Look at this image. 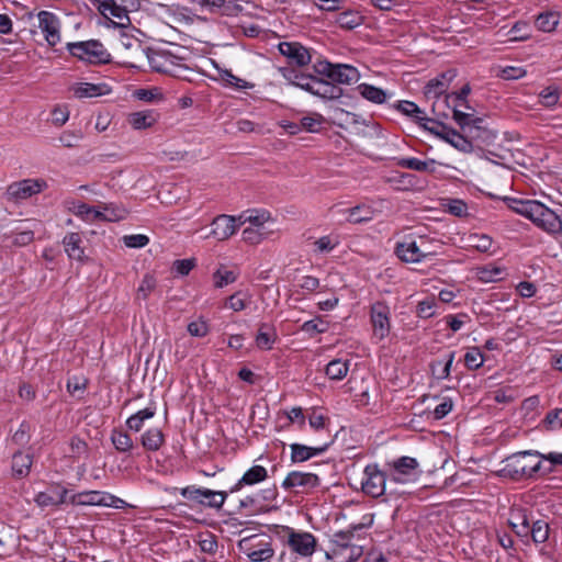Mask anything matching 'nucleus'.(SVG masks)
<instances>
[{"mask_svg": "<svg viewBox=\"0 0 562 562\" xmlns=\"http://www.w3.org/2000/svg\"><path fill=\"white\" fill-rule=\"evenodd\" d=\"M372 522V517H369L367 521L350 525L347 530L329 535L324 549L326 559L331 562H357L363 554V546L357 542L360 531L371 527Z\"/></svg>", "mask_w": 562, "mask_h": 562, "instance_id": "nucleus-1", "label": "nucleus"}, {"mask_svg": "<svg viewBox=\"0 0 562 562\" xmlns=\"http://www.w3.org/2000/svg\"><path fill=\"white\" fill-rule=\"evenodd\" d=\"M508 207L531 221L543 232L554 235L561 232V220L554 211L537 200L507 199Z\"/></svg>", "mask_w": 562, "mask_h": 562, "instance_id": "nucleus-2", "label": "nucleus"}, {"mask_svg": "<svg viewBox=\"0 0 562 562\" xmlns=\"http://www.w3.org/2000/svg\"><path fill=\"white\" fill-rule=\"evenodd\" d=\"M470 91V86L465 85L460 89V91L446 94L442 102L448 109L452 110V117L462 130L467 126L473 125L477 128V138H486L488 136V132L483 126L484 120L482 117H474L473 113H467L460 110L462 106L470 108L467 101Z\"/></svg>", "mask_w": 562, "mask_h": 562, "instance_id": "nucleus-3", "label": "nucleus"}, {"mask_svg": "<svg viewBox=\"0 0 562 562\" xmlns=\"http://www.w3.org/2000/svg\"><path fill=\"white\" fill-rule=\"evenodd\" d=\"M528 458L539 459V452L528 450L507 457L504 461V467L501 470L502 474L516 481L533 477L537 473L542 474L541 460L530 462L528 461Z\"/></svg>", "mask_w": 562, "mask_h": 562, "instance_id": "nucleus-4", "label": "nucleus"}, {"mask_svg": "<svg viewBox=\"0 0 562 562\" xmlns=\"http://www.w3.org/2000/svg\"><path fill=\"white\" fill-rule=\"evenodd\" d=\"M316 75L329 79L334 85H352L360 79L359 70L348 64H333L328 60H317L313 64Z\"/></svg>", "mask_w": 562, "mask_h": 562, "instance_id": "nucleus-5", "label": "nucleus"}, {"mask_svg": "<svg viewBox=\"0 0 562 562\" xmlns=\"http://www.w3.org/2000/svg\"><path fill=\"white\" fill-rule=\"evenodd\" d=\"M67 49L71 56L92 65H103L111 61V55L99 41L68 43Z\"/></svg>", "mask_w": 562, "mask_h": 562, "instance_id": "nucleus-6", "label": "nucleus"}, {"mask_svg": "<svg viewBox=\"0 0 562 562\" xmlns=\"http://www.w3.org/2000/svg\"><path fill=\"white\" fill-rule=\"evenodd\" d=\"M99 12L116 27H127L131 24L128 8L136 0H91Z\"/></svg>", "mask_w": 562, "mask_h": 562, "instance_id": "nucleus-7", "label": "nucleus"}, {"mask_svg": "<svg viewBox=\"0 0 562 562\" xmlns=\"http://www.w3.org/2000/svg\"><path fill=\"white\" fill-rule=\"evenodd\" d=\"M386 470L389 480L400 484L416 482L422 474L419 462L415 458L406 456L387 462Z\"/></svg>", "mask_w": 562, "mask_h": 562, "instance_id": "nucleus-8", "label": "nucleus"}, {"mask_svg": "<svg viewBox=\"0 0 562 562\" xmlns=\"http://www.w3.org/2000/svg\"><path fill=\"white\" fill-rule=\"evenodd\" d=\"M238 549L248 558L249 562H271L274 557L271 540L259 535L239 540Z\"/></svg>", "mask_w": 562, "mask_h": 562, "instance_id": "nucleus-9", "label": "nucleus"}, {"mask_svg": "<svg viewBox=\"0 0 562 562\" xmlns=\"http://www.w3.org/2000/svg\"><path fill=\"white\" fill-rule=\"evenodd\" d=\"M180 494L183 498L214 509H221L228 496V492L225 491H214L194 485L182 487Z\"/></svg>", "mask_w": 562, "mask_h": 562, "instance_id": "nucleus-10", "label": "nucleus"}, {"mask_svg": "<svg viewBox=\"0 0 562 562\" xmlns=\"http://www.w3.org/2000/svg\"><path fill=\"white\" fill-rule=\"evenodd\" d=\"M370 324L372 326V339L376 342L384 340L391 331V308L378 301L370 306Z\"/></svg>", "mask_w": 562, "mask_h": 562, "instance_id": "nucleus-11", "label": "nucleus"}, {"mask_svg": "<svg viewBox=\"0 0 562 562\" xmlns=\"http://www.w3.org/2000/svg\"><path fill=\"white\" fill-rule=\"evenodd\" d=\"M72 505L81 506H103L113 508H124L126 503L120 497L103 491H86L74 494L69 498Z\"/></svg>", "mask_w": 562, "mask_h": 562, "instance_id": "nucleus-12", "label": "nucleus"}, {"mask_svg": "<svg viewBox=\"0 0 562 562\" xmlns=\"http://www.w3.org/2000/svg\"><path fill=\"white\" fill-rule=\"evenodd\" d=\"M457 77V71L454 69H448L441 74H439L434 79L429 80L424 88V94L427 99H436L438 100L442 94L446 93L452 80ZM439 102L435 101L431 106V111L438 117H448V114L438 111Z\"/></svg>", "mask_w": 562, "mask_h": 562, "instance_id": "nucleus-13", "label": "nucleus"}, {"mask_svg": "<svg viewBox=\"0 0 562 562\" xmlns=\"http://www.w3.org/2000/svg\"><path fill=\"white\" fill-rule=\"evenodd\" d=\"M321 485V479L312 472L291 471L281 486L284 491L296 494H308Z\"/></svg>", "mask_w": 562, "mask_h": 562, "instance_id": "nucleus-14", "label": "nucleus"}, {"mask_svg": "<svg viewBox=\"0 0 562 562\" xmlns=\"http://www.w3.org/2000/svg\"><path fill=\"white\" fill-rule=\"evenodd\" d=\"M387 470H380L376 463L368 464L363 471L361 487L364 494L371 497H380L385 493Z\"/></svg>", "mask_w": 562, "mask_h": 562, "instance_id": "nucleus-15", "label": "nucleus"}, {"mask_svg": "<svg viewBox=\"0 0 562 562\" xmlns=\"http://www.w3.org/2000/svg\"><path fill=\"white\" fill-rule=\"evenodd\" d=\"M288 539L286 544L289 548L301 557H311L315 552L316 538L306 531H295L286 527Z\"/></svg>", "mask_w": 562, "mask_h": 562, "instance_id": "nucleus-16", "label": "nucleus"}, {"mask_svg": "<svg viewBox=\"0 0 562 562\" xmlns=\"http://www.w3.org/2000/svg\"><path fill=\"white\" fill-rule=\"evenodd\" d=\"M38 27L44 34L45 41L52 47L60 43V21L58 16L49 11H40L37 13Z\"/></svg>", "mask_w": 562, "mask_h": 562, "instance_id": "nucleus-17", "label": "nucleus"}, {"mask_svg": "<svg viewBox=\"0 0 562 562\" xmlns=\"http://www.w3.org/2000/svg\"><path fill=\"white\" fill-rule=\"evenodd\" d=\"M212 14L237 16L243 11L240 0H192Z\"/></svg>", "mask_w": 562, "mask_h": 562, "instance_id": "nucleus-18", "label": "nucleus"}, {"mask_svg": "<svg viewBox=\"0 0 562 562\" xmlns=\"http://www.w3.org/2000/svg\"><path fill=\"white\" fill-rule=\"evenodd\" d=\"M278 47L280 54L286 57L291 65L304 67L312 61L311 52L299 42H282Z\"/></svg>", "mask_w": 562, "mask_h": 562, "instance_id": "nucleus-19", "label": "nucleus"}, {"mask_svg": "<svg viewBox=\"0 0 562 562\" xmlns=\"http://www.w3.org/2000/svg\"><path fill=\"white\" fill-rule=\"evenodd\" d=\"M237 221L238 217L232 215L222 214L216 216L212 221V231L205 237H213L217 240L228 239L236 233L237 228L240 226L239 223L236 224Z\"/></svg>", "mask_w": 562, "mask_h": 562, "instance_id": "nucleus-20", "label": "nucleus"}, {"mask_svg": "<svg viewBox=\"0 0 562 562\" xmlns=\"http://www.w3.org/2000/svg\"><path fill=\"white\" fill-rule=\"evenodd\" d=\"M68 490L60 485H52L46 491L36 494L34 502L40 507L58 506L69 502Z\"/></svg>", "mask_w": 562, "mask_h": 562, "instance_id": "nucleus-21", "label": "nucleus"}, {"mask_svg": "<svg viewBox=\"0 0 562 562\" xmlns=\"http://www.w3.org/2000/svg\"><path fill=\"white\" fill-rule=\"evenodd\" d=\"M419 240L406 239L397 243L395 247L396 256L406 263H418L424 261L420 252Z\"/></svg>", "mask_w": 562, "mask_h": 562, "instance_id": "nucleus-22", "label": "nucleus"}, {"mask_svg": "<svg viewBox=\"0 0 562 562\" xmlns=\"http://www.w3.org/2000/svg\"><path fill=\"white\" fill-rule=\"evenodd\" d=\"M268 479V471L262 465H252L244 475L231 487L229 493H236L244 486H251Z\"/></svg>", "mask_w": 562, "mask_h": 562, "instance_id": "nucleus-23", "label": "nucleus"}, {"mask_svg": "<svg viewBox=\"0 0 562 562\" xmlns=\"http://www.w3.org/2000/svg\"><path fill=\"white\" fill-rule=\"evenodd\" d=\"M508 524L518 537H529L531 524L529 522L528 513L525 508H512Z\"/></svg>", "mask_w": 562, "mask_h": 562, "instance_id": "nucleus-24", "label": "nucleus"}, {"mask_svg": "<svg viewBox=\"0 0 562 562\" xmlns=\"http://www.w3.org/2000/svg\"><path fill=\"white\" fill-rule=\"evenodd\" d=\"M147 59L153 70L162 74H172L175 64L172 56L160 50H149Z\"/></svg>", "mask_w": 562, "mask_h": 562, "instance_id": "nucleus-25", "label": "nucleus"}, {"mask_svg": "<svg viewBox=\"0 0 562 562\" xmlns=\"http://www.w3.org/2000/svg\"><path fill=\"white\" fill-rule=\"evenodd\" d=\"M83 239L79 233H68L63 238L67 256L72 260L82 261L85 258Z\"/></svg>", "mask_w": 562, "mask_h": 562, "instance_id": "nucleus-26", "label": "nucleus"}, {"mask_svg": "<svg viewBox=\"0 0 562 562\" xmlns=\"http://www.w3.org/2000/svg\"><path fill=\"white\" fill-rule=\"evenodd\" d=\"M327 448L328 445H324L321 447H308L301 443H292L290 445L291 461L293 463H301L307 461L313 457L324 453L327 450Z\"/></svg>", "mask_w": 562, "mask_h": 562, "instance_id": "nucleus-27", "label": "nucleus"}, {"mask_svg": "<svg viewBox=\"0 0 562 562\" xmlns=\"http://www.w3.org/2000/svg\"><path fill=\"white\" fill-rule=\"evenodd\" d=\"M41 190L42 184L38 181L27 179L9 186L8 193L15 199H26Z\"/></svg>", "mask_w": 562, "mask_h": 562, "instance_id": "nucleus-28", "label": "nucleus"}, {"mask_svg": "<svg viewBox=\"0 0 562 562\" xmlns=\"http://www.w3.org/2000/svg\"><path fill=\"white\" fill-rule=\"evenodd\" d=\"M158 117L159 115L154 110H145L131 113L127 116V122L134 130H146L151 127Z\"/></svg>", "mask_w": 562, "mask_h": 562, "instance_id": "nucleus-29", "label": "nucleus"}, {"mask_svg": "<svg viewBox=\"0 0 562 562\" xmlns=\"http://www.w3.org/2000/svg\"><path fill=\"white\" fill-rule=\"evenodd\" d=\"M271 220V215L266 210H248L238 216L239 225L249 223V227L265 229L263 225Z\"/></svg>", "mask_w": 562, "mask_h": 562, "instance_id": "nucleus-30", "label": "nucleus"}, {"mask_svg": "<svg viewBox=\"0 0 562 562\" xmlns=\"http://www.w3.org/2000/svg\"><path fill=\"white\" fill-rule=\"evenodd\" d=\"M314 95L322 99L334 100L342 95V89L334 85L329 79L325 80L316 77Z\"/></svg>", "mask_w": 562, "mask_h": 562, "instance_id": "nucleus-31", "label": "nucleus"}, {"mask_svg": "<svg viewBox=\"0 0 562 562\" xmlns=\"http://www.w3.org/2000/svg\"><path fill=\"white\" fill-rule=\"evenodd\" d=\"M346 221L352 224L369 222L373 218L374 211L371 206L361 204L342 211Z\"/></svg>", "mask_w": 562, "mask_h": 562, "instance_id": "nucleus-32", "label": "nucleus"}, {"mask_svg": "<svg viewBox=\"0 0 562 562\" xmlns=\"http://www.w3.org/2000/svg\"><path fill=\"white\" fill-rule=\"evenodd\" d=\"M100 222H119L127 215L126 209L116 203H100Z\"/></svg>", "mask_w": 562, "mask_h": 562, "instance_id": "nucleus-33", "label": "nucleus"}, {"mask_svg": "<svg viewBox=\"0 0 562 562\" xmlns=\"http://www.w3.org/2000/svg\"><path fill=\"white\" fill-rule=\"evenodd\" d=\"M441 139L462 153H471L473 150L472 143L452 127L448 126Z\"/></svg>", "mask_w": 562, "mask_h": 562, "instance_id": "nucleus-34", "label": "nucleus"}, {"mask_svg": "<svg viewBox=\"0 0 562 562\" xmlns=\"http://www.w3.org/2000/svg\"><path fill=\"white\" fill-rule=\"evenodd\" d=\"M156 404L151 403L146 408L140 409L133 414L132 416H130L126 420V426L128 427V429L138 432L143 428L144 423L147 419L153 418L156 415Z\"/></svg>", "mask_w": 562, "mask_h": 562, "instance_id": "nucleus-35", "label": "nucleus"}, {"mask_svg": "<svg viewBox=\"0 0 562 562\" xmlns=\"http://www.w3.org/2000/svg\"><path fill=\"white\" fill-rule=\"evenodd\" d=\"M165 442V436L162 431L157 428L153 427L147 429L142 436H140V443L147 451H158L161 446Z\"/></svg>", "mask_w": 562, "mask_h": 562, "instance_id": "nucleus-36", "label": "nucleus"}, {"mask_svg": "<svg viewBox=\"0 0 562 562\" xmlns=\"http://www.w3.org/2000/svg\"><path fill=\"white\" fill-rule=\"evenodd\" d=\"M396 165L415 171L435 172L436 161L434 159L420 160L416 157H404L396 159Z\"/></svg>", "mask_w": 562, "mask_h": 562, "instance_id": "nucleus-37", "label": "nucleus"}, {"mask_svg": "<svg viewBox=\"0 0 562 562\" xmlns=\"http://www.w3.org/2000/svg\"><path fill=\"white\" fill-rule=\"evenodd\" d=\"M357 90L362 98L375 104H382L387 100V92L373 85L360 83Z\"/></svg>", "mask_w": 562, "mask_h": 562, "instance_id": "nucleus-38", "label": "nucleus"}, {"mask_svg": "<svg viewBox=\"0 0 562 562\" xmlns=\"http://www.w3.org/2000/svg\"><path fill=\"white\" fill-rule=\"evenodd\" d=\"M32 456L30 453L15 452L12 458V471L15 476L23 477L30 473Z\"/></svg>", "mask_w": 562, "mask_h": 562, "instance_id": "nucleus-39", "label": "nucleus"}, {"mask_svg": "<svg viewBox=\"0 0 562 562\" xmlns=\"http://www.w3.org/2000/svg\"><path fill=\"white\" fill-rule=\"evenodd\" d=\"M111 442L119 452H130L134 448L132 437L121 429H113L111 432Z\"/></svg>", "mask_w": 562, "mask_h": 562, "instance_id": "nucleus-40", "label": "nucleus"}, {"mask_svg": "<svg viewBox=\"0 0 562 562\" xmlns=\"http://www.w3.org/2000/svg\"><path fill=\"white\" fill-rule=\"evenodd\" d=\"M550 535L549 522L543 519H538L531 522L530 533L535 544H542L548 541Z\"/></svg>", "mask_w": 562, "mask_h": 562, "instance_id": "nucleus-41", "label": "nucleus"}, {"mask_svg": "<svg viewBox=\"0 0 562 562\" xmlns=\"http://www.w3.org/2000/svg\"><path fill=\"white\" fill-rule=\"evenodd\" d=\"M349 371V361L341 359L331 360L325 369L326 375L334 381L342 380Z\"/></svg>", "mask_w": 562, "mask_h": 562, "instance_id": "nucleus-42", "label": "nucleus"}, {"mask_svg": "<svg viewBox=\"0 0 562 562\" xmlns=\"http://www.w3.org/2000/svg\"><path fill=\"white\" fill-rule=\"evenodd\" d=\"M395 109L406 116L412 117L417 124L425 120V112L416 103L412 101H398Z\"/></svg>", "mask_w": 562, "mask_h": 562, "instance_id": "nucleus-43", "label": "nucleus"}, {"mask_svg": "<svg viewBox=\"0 0 562 562\" xmlns=\"http://www.w3.org/2000/svg\"><path fill=\"white\" fill-rule=\"evenodd\" d=\"M100 204L97 206H90L86 203H78L75 204L71 209L74 214L81 217L82 220L87 222H95L99 221L98 217L100 216Z\"/></svg>", "mask_w": 562, "mask_h": 562, "instance_id": "nucleus-44", "label": "nucleus"}, {"mask_svg": "<svg viewBox=\"0 0 562 562\" xmlns=\"http://www.w3.org/2000/svg\"><path fill=\"white\" fill-rule=\"evenodd\" d=\"M560 100V90L558 87L549 86L539 93V103L548 109H553Z\"/></svg>", "mask_w": 562, "mask_h": 562, "instance_id": "nucleus-45", "label": "nucleus"}, {"mask_svg": "<svg viewBox=\"0 0 562 562\" xmlns=\"http://www.w3.org/2000/svg\"><path fill=\"white\" fill-rule=\"evenodd\" d=\"M220 77L226 86L233 87L237 90H246L254 87L252 83L235 76L231 70H221Z\"/></svg>", "mask_w": 562, "mask_h": 562, "instance_id": "nucleus-46", "label": "nucleus"}, {"mask_svg": "<svg viewBox=\"0 0 562 562\" xmlns=\"http://www.w3.org/2000/svg\"><path fill=\"white\" fill-rule=\"evenodd\" d=\"M157 281L154 276L149 273L145 274L137 288L136 300H147L155 291Z\"/></svg>", "mask_w": 562, "mask_h": 562, "instance_id": "nucleus-47", "label": "nucleus"}, {"mask_svg": "<svg viewBox=\"0 0 562 562\" xmlns=\"http://www.w3.org/2000/svg\"><path fill=\"white\" fill-rule=\"evenodd\" d=\"M103 88H104V86H102V85L83 82L74 89V93L77 98H92V97L102 95Z\"/></svg>", "mask_w": 562, "mask_h": 562, "instance_id": "nucleus-48", "label": "nucleus"}, {"mask_svg": "<svg viewBox=\"0 0 562 562\" xmlns=\"http://www.w3.org/2000/svg\"><path fill=\"white\" fill-rule=\"evenodd\" d=\"M419 246L420 251L423 256V260L432 258L439 254V250L441 248V243L437 239H428L426 237L420 236L419 237Z\"/></svg>", "mask_w": 562, "mask_h": 562, "instance_id": "nucleus-49", "label": "nucleus"}, {"mask_svg": "<svg viewBox=\"0 0 562 562\" xmlns=\"http://www.w3.org/2000/svg\"><path fill=\"white\" fill-rule=\"evenodd\" d=\"M214 286L222 289L228 284L234 283L237 280V276L234 271L227 269H217L213 273Z\"/></svg>", "mask_w": 562, "mask_h": 562, "instance_id": "nucleus-50", "label": "nucleus"}, {"mask_svg": "<svg viewBox=\"0 0 562 562\" xmlns=\"http://www.w3.org/2000/svg\"><path fill=\"white\" fill-rule=\"evenodd\" d=\"M418 125L440 139L442 134H445V132L448 128L446 124L438 122L437 120L427 117V115H425V120H422V122H419Z\"/></svg>", "mask_w": 562, "mask_h": 562, "instance_id": "nucleus-51", "label": "nucleus"}, {"mask_svg": "<svg viewBox=\"0 0 562 562\" xmlns=\"http://www.w3.org/2000/svg\"><path fill=\"white\" fill-rule=\"evenodd\" d=\"M469 246L481 252H486L492 247V238L487 235L471 234L468 238Z\"/></svg>", "mask_w": 562, "mask_h": 562, "instance_id": "nucleus-52", "label": "nucleus"}, {"mask_svg": "<svg viewBox=\"0 0 562 562\" xmlns=\"http://www.w3.org/2000/svg\"><path fill=\"white\" fill-rule=\"evenodd\" d=\"M336 23L344 29L351 30L360 25L361 16L352 11H344L337 16Z\"/></svg>", "mask_w": 562, "mask_h": 562, "instance_id": "nucleus-53", "label": "nucleus"}, {"mask_svg": "<svg viewBox=\"0 0 562 562\" xmlns=\"http://www.w3.org/2000/svg\"><path fill=\"white\" fill-rule=\"evenodd\" d=\"M277 339V333L274 328H268L267 333H257L256 346L261 350H270Z\"/></svg>", "mask_w": 562, "mask_h": 562, "instance_id": "nucleus-54", "label": "nucleus"}, {"mask_svg": "<svg viewBox=\"0 0 562 562\" xmlns=\"http://www.w3.org/2000/svg\"><path fill=\"white\" fill-rule=\"evenodd\" d=\"M87 379L83 376H70L67 381L68 392L78 398H81L87 387Z\"/></svg>", "mask_w": 562, "mask_h": 562, "instance_id": "nucleus-55", "label": "nucleus"}, {"mask_svg": "<svg viewBox=\"0 0 562 562\" xmlns=\"http://www.w3.org/2000/svg\"><path fill=\"white\" fill-rule=\"evenodd\" d=\"M243 240L250 245H257L261 243L268 236V232L256 227H246L243 233Z\"/></svg>", "mask_w": 562, "mask_h": 562, "instance_id": "nucleus-56", "label": "nucleus"}, {"mask_svg": "<svg viewBox=\"0 0 562 562\" xmlns=\"http://www.w3.org/2000/svg\"><path fill=\"white\" fill-rule=\"evenodd\" d=\"M187 330L192 337L203 338L210 333V326L205 319L198 318L188 324Z\"/></svg>", "mask_w": 562, "mask_h": 562, "instance_id": "nucleus-57", "label": "nucleus"}, {"mask_svg": "<svg viewBox=\"0 0 562 562\" xmlns=\"http://www.w3.org/2000/svg\"><path fill=\"white\" fill-rule=\"evenodd\" d=\"M484 358L479 348H471L464 356V364L469 370H476L483 366Z\"/></svg>", "mask_w": 562, "mask_h": 562, "instance_id": "nucleus-58", "label": "nucleus"}, {"mask_svg": "<svg viewBox=\"0 0 562 562\" xmlns=\"http://www.w3.org/2000/svg\"><path fill=\"white\" fill-rule=\"evenodd\" d=\"M454 358H456V351H450L447 356H446V359L443 361H437L434 366H432V370H435V366H441V370L439 371V373L437 374V379H440V380H447L450 378V374H451V368H452V363L454 361Z\"/></svg>", "mask_w": 562, "mask_h": 562, "instance_id": "nucleus-59", "label": "nucleus"}, {"mask_svg": "<svg viewBox=\"0 0 562 562\" xmlns=\"http://www.w3.org/2000/svg\"><path fill=\"white\" fill-rule=\"evenodd\" d=\"M539 459L549 461L550 465L546 467L542 464V474H550L553 472V468L555 465H562V453L561 452H549V453H540Z\"/></svg>", "mask_w": 562, "mask_h": 562, "instance_id": "nucleus-60", "label": "nucleus"}, {"mask_svg": "<svg viewBox=\"0 0 562 562\" xmlns=\"http://www.w3.org/2000/svg\"><path fill=\"white\" fill-rule=\"evenodd\" d=\"M199 547L202 552L214 554L218 548L217 539L212 533H205L204 536L200 537Z\"/></svg>", "mask_w": 562, "mask_h": 562, "instance_id": "nucleus-61", "label": "nucleus"}, {"mask_svg": "<svg viewBox=\"0 0 562 562\" xmlns=\"http://www.w3.org/2000/svg\"><path fill=\"white\" fill-rule=\"evenodd\" d=\"M543 424L547 429L553 430L562 427V408H555L550 411L544 419Z\"/></svg>", "mask_w": 562, "mask_h": 562, "instance_id": "nucleus-62", "label": "nucleus"}, {"mask_svg": "<svg viewBox=\"0 0 562 562\" xmlns=\"http://www.w3.org/2000/svg\"><path fill=\"white\" fill-rule=\"evenodd\" d=\"M322 122H323V116L319 114L304 116L300 121L301 131L305 130L310 133L318 132Z\"/></svg>", "mask_w": 562, "mask_h": 562, "instance_id": "nucleus-63", "label": "nucleus"}, {"mask_svg": "<svg viewBox=\"0 0 562 562\" xmlns=\"http://www.w3.org/2000/svg\"><path fill=\"white\" fill-rule=\"evenodd\" d=\"M536 23H537V26L539 27V30L544 31V32H550V31L554 30V27L557 26L558 19L555 16V14H553V13H546V14H540L537 18Z\"/></svg>", "mask_w": 562, "mask_h": 562, "instance_id": "nucleus-64", "label": "nucleus"}]
</instances>
